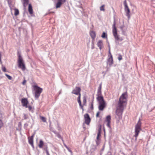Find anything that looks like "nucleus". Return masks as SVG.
I'll return each mask as SVG.
<instances>
[{
    "label": "nucleus",
    "mask_w": 155,
    "mask_h": 155,
    "mask_svg": "<svg viewBox=\"0 0 155 155\" xmlns=\"http://www.w3.org/2000/svg\"><path fill=\"white\" fill-rule=\"evenodd\" d=\"M66 148L71 153V154H72V151L68 147H67Z\"/></svg>",
    "instance_id": "nucleus-38"
},
{
    "label": "nucleus",
    "mask_w": 155,
    "mask_h": 155,
    "mask_svg": "<svg viewBox=\"0 0 155 155\" xmlns=\"http://www.w3.org/2000/svg\"><path fill=\"white\" fill-rule=\"evenodd\" d=\"M92 48L93 49V47H92Z\"/></svg>",
    "instance_id": "nucleus-51"
},
{
    "label": "nucleus",
    "mask_w": 155,
    "mask_h": 155,
    "mask_svg": "<svg viewBox=\"0 0 155 155\" xmlns=\"http://www.w3.org/2000/svg\"><path fill=\"white\" fill-rule=\"evenodd\" d=\"M104 5H103L100 7V9L101 11H103L104 12L105 11V9L104 8Z\"/></svg>",
    "instance_id": "nucleus-27"
},
{
    "label": "nucleus",
    "mask_w": 155,
    "mask_h": 155,
    "mask_svg": "<svg viewBox=\"0 0 155 155\" xmlns=\"http://www.w3.org/2000/svg\"><path fill=\"white\" fill-rule=\"evenodd\" d=\"M101 126H100V127L99 128L98 130V132L97 134V140H99V137L100 136H101Z\"/></svg>",
    "instance_id": "nucleus-18"
},
{
    "label": "nucleus",
    "mask_w": 155,
    "mask_h": 155,
    "mask_svg": "<svg viewBox=\"0 0 155 155\" xmlns=\"http://www.w3.org/2000/svg\"><path fill=\"white\" fill-rule=\"evenodd\" d=\"M28 108L29 110H31L32 109V107L30 106H28Z\"/></svg>",
    "instance_id": "nucleus-43"
},
{
    "label": "nucleus",
    "mask_w": 155,
    "mask_h": 155,
    "mask_svg": "<svg viewBox=\"0 0 155 155\" xmlns=\"http://www.w3.org/2000/svg\"><path fill=\"white\" fill-rule=\"evenodd\" d=\"M101 86H102V84L101 83L99 85V86L98 88V90H100L101 91Z\"/></svg>",
    "instance_id": "nucleus-34"
},
{
    "label": "nucleus",
    "mask_w": 155,
    "mask_h": 155,
    "mask_svg": "<svg viewBox=\"0 0 155 155\" xmlns=\"http://www.w3.org/2000/svg\"><path fill=\"white\" fill-rule=\"evenodd\" d=\"M78 99H80L81 98V94L80 93V92H79V93H78Z\"/></svg>",
    "instance_id": "nucleus-39"
},
{
    "label": "nucleus",
    "mask_w": 155,
    "mask_h": 155,
    "mask_svg": "<svg viewBox=\"0 0 155 155\" xmlns=\"http://www.w3.org/2000/svg\"><path fill=\"white\" fill-rule=\"evenodd\" d=\"M26 82V80H24L23 81V82H22V84H23V85L25 84V82Z\"/></svg>",
    "instance_id": "nucleus-47"
},
{
    "label": "nucleus",
    "mask_w": 155,
    "mask_h": 155,
    "mask_svg": "<svg viewBox=\"0 0 155 155\" xmlns=\"http://www.w3.org/2000/svg\"><path fill=\"white\" fill-rule=\"evenodd\" d=\"M123 39H116V40L115 41V42H116V44H117V43L119 41H121Z\"/></svg>",
    "instance_id": "nucleus-37"
},
{
    "label": "nucleus",
    "mask_w": 155,
    "mask_h": 155,
    "mask_svg": "<svg viewBox=\"0 0 155 155\" xmlns=\"http://www.w3.org/2000/svg\"><path fill=\"white\" fill-rule=\"evenodd\" d=\"M53 132L56 135V136L59 138H61V135L55 131H53Z\"/></svg>",
    "instance_id": "nucleus-24"
},
{
    "label": "nucleus",
    "mask_w": 155,
    "mask_h": 155,
    "mask_svg": "<svg viewBox=\"0 0 155 155\" xmlns=\"http://www.w3.org/2000/svg\"><path fill=\"white\" fill-rule=\"evenodd\" d=\"M127 95V92L123 93L120 97L116 111L115 118L119 120L122 118L124 107L126 105Z\"/></svg>",
    "instance_id": "nucleus-1"
},
{
    "label": "nucleus",
    "mask_w": 155,
    "mask_h": 155,
    "mask_svg": "<svg viewBox=\"0 0 155 155\" xmlns=\"http://www.w3.org/2000/svg\"><path fill=\"white\" fill-rule=\"evenodd\" d=\"M21 102L23 106L25 107L26 108L28 107V102L27 98H22L21 100Z\"/></svg>",
    "instance_id": "nucleus-9"
},
{
    "label": "nucleus",
    "mask_w": 155,
    "mask_h": 155,
    "mask_svg": "<svg viewBox=\"0 0 155 155\" xmlns=\"http://www.w3.org/2000/svg\"><path fill=\"white\" fill-rule=\"evenodd\" d=\"M85 120V123L87 125H89L91 121V119L87 114H85L84 115Z\"/></svg>",
    "instance_id": "nucleus-8"
},
{
    "label": "nucleus",
    "mask_w": 155,
    "mask_h": 155,
    "mask_svg": "<svg viewBox=\"0 0 155 155\" xmlns=\"http://www.w3.org/2000/svg\"><path fill=\"white\" fill-rule=\"evenodd\" d=\"M64 147L66 148H67V147H68L65 144H64Z\"/></svg>",
    "instance_id": "nucleus-49"
},
{
    "label": "nucleus",
    "mask_w": 155,
    "mask_h": 155,
    "mask_svg": "<svg viewBox=\"0 0 155 155\" xmlns=\"http://www.w3.org/2000/svg\"><path fill=\"white\" fill-rule=\"evenodd\" d=\"M100 100H97L98 102V109L100 110L103 111L106 107V103L102 97L100 98Z\"/></svg>",
    "instance_id": "nucleus-5"
},
{
    "label": "nucleus",
    "mask_w": 155,
    "mask_h": 155,
    "mask_svg": "<svg viewBox=\"0 0 155 155\" xmlns=\"http://www.w3.org/2000/svg\"><path fill=\"white\" fill-rule=\"evenodd\" d=\"M109 53L111 55V54L110 53V47L109 46Z\"/></svg>",
    "instance_id": "nucleus-46"
},
{
    "label": "nucleus",
    "mask_w": 155,
    "mask_h": 155,
    "mask_svg": "<svg viewBox=\"0 0 155 155\" xmlns=\"http://www.w3.org/2000/svg\"><path fill=\"white\" fill-rule=\"evenodd\" d=\"M47 155H50L48 152V150H47L46 151H45Z\"/></svg>",
    "instance_id": "nucleus-45"
},
{
    "label": "nucleus",
    "mask_w": 155,
    "mask_h": 155,
    "mask_svg": "<svg viewBox=\"0 0 155 155\" xmlns=\"http://www.w3.org/2000/svg\"><path fill=\"white\" fill-rule=\"evenodd\" d=\"M99 140H97L96 141V144H97V145H98L100 143L99 142Z\"/></svg>",
    "instance_id": "nucleus-44"
},
{
    "label": "nucleus",
    "mask_w": 155,
    "mask_h": 155,
    "mask_svg": "<svg viewBox=\"0 0 155 155\" xmlns=\"http://www.w3.org/2000/svg\"><path fill=\"white\" fill-rule=\"evenodd\" d=\"M35 134V132H34V134L30 137V138H28V142L29 143L31 146L34 148L33 145V138Z\"/></svg>",
    "instance_id": "nucleus-11"
},
{
    "label": "nucleus",
    "mask_w": 155,
    "mask_h": 155,
    "mask_svg": "<svg viewBox=\"0 0 155 155\" xmlns=\"http://www.w3.org/2000/svg\"><path fill=\"white\" fill-rule=\"evenodd\" d=\"M91 109H93V101L91 104Z\"/></svg>",
    "instance_id": "nucleus-40"
},
{
    "label": "nucleus",
    "mask_w": 155,
    "mask_h": 155,
    "mask_svg": "<svg viewBox=\"0 0 155 155\" xmlns=\"http://www.w3.org/2000/svg\"><path fill=\"white\" fill-rule=\"evenodd\" d=\"M116 23L115 21H114V24L113 25V35L114 36L115 39H118L117 35V29L115 26Z\"/></svg>",
    "instance_id": "nucleus-6"
},
{
    "label": "nucleus",
    "mask_w": 155,
    "mask_h": 155,
    "mask_svg": "<svg viewBox=\"0 0 155 155\" xmlns=\"http://www.w3.org/2000/svg\"><path fill=\"white\" fill-rule=\"evenodd\" d=\"M101 95L102 94L101 91L97 90V100H100V98L101 97H102V98H103V97L102 96H101Z\"/></svg>",
    "instance_id": "nucleus-15"
},
{
    "label": "nucleus",
    "mask_w": 155,
    "mask_h": 155,
    "mask_svg": "<svg viewBox=\"0 0 155 155\" xmlns=\"http://www.w3.org/2000/svg\"><path fill=\"white\" fill-rule=\"evenodd\" d=\"M124 7H128L127 4V2L126 0H125L124 1Z\"/></svg>",
    "instance_id": "nucleus-32"
},
{
    "label": "nucleus",
    "mask_w": 155,
    "mask_h": 155,
    "mask_svg": "<svg viewBox=\"0 0 155 155\" xmlns=\"http://www.w3.org/2000/svg\"><path fill=\"white\" fill-rule=\"evenodd\" d=\"M15 11L14 15L15 16L18 15L19 14V11L18 9L17 8H15L14 9Z\"/></svg>",
    "instance_id": "nucleus-22"
},
{
    "label": "nucleus",
    "mask_w": 155,
    "mask_h": 155,
    "mask_svg": "<svg viewBox=\"0 0 155 155\" xmlns=\"http://www.w3.org/2000/svg\"><path fill=\"white\" fill-rule=\"evenodd\" d=\"M46 144V143H44L43 141L41 140H40L39 141V147L40 148H42L44 145Z\"/></svg>",
    "instance_id": "nucleus-16"
},
{
    "label": "nucleus",
    "mask_w": 155,
    "mask_h": 155,
    "mask_svg": "<svg viewBox=\"0 0 155 155\" xmlns=\"http://www.w3.org/2000/svg\"><path fill=\"white\" fill-rule=\"evenodd\" d=\"M18 63L19 68H21L23 71L25 70V63L20 54H19L18 55Z\"/></svg>",
    "instance_id": "nucleus-4"
},
{
    "label": "nucleus",
    "mask_w": 155,
    "mask_h": 155,
    "mask_svg": "<svg viewBox=\"0 0 155 155\" xmlns=\"http://www.w3.org/2000/svg\"><path fill=\"white\" fill-rule=\"evenodd\" d=\"M77 100H78V102L79 104V105L80 106V107L82 110H83V106H82V105L81 104V101L80 99H78V98Z\"/></svg>",
    "instance_id": "nucleus-21"
},
{
    "label": "nucleus",
    "mask_w": 155,
    "mask_h": 155,
    "mask_svg": "<svg viewBox=\"0 0 155 155\" xmlns=\"http://www.w3.org/2000/svg\"><path fill=\"white\" fill-rule=\"evenodd\" d=\"M100 114V112L99 111H98L97 112V113L96 115V117H99V114Z\"/></svg>",
    "instance_id": "nucleus-42"
},
{
    "label": "nucleus",
    "mask_w": 155,
    "mask_h": 155,
    "mask_svg": "<svg viewBox=\"0 0 155 155\" xmlns=\"http://www.w3.org/2000/svg\"><path fill=\"white\" fill-rule=\"evenodd\" d=\"M5 75L8 78V79H9V80H11L12 79V77L11 76H9V75H8L7 74H5Z\"/></svg>",
    "instance_id": "nucleus-30"
},
{
    "label": "nucleus",
    "mask_w": 155,
    "mask_h": 155,
    "mask_svg": "<svg viewBox=\"0 0 155 155\" xmlns=\"http://www.w3.org/2000/svg\"><path fill=\"white\" fill-rule=\"evenodd\" d=\"M23 115H24V118L25 119L27 120V119H28V115H26L25 114H24Z\"/></svg>",
    "instance_id": "nucleus-31"
},
{
    "label": "nucleus",
    "mask_w": 155,
    "mask_h": 155,
    "mask_svg": "<svg viewBox=\"0 0 155 155\" xmlns=\"http://www.w3.org/2000/svg\"><path fill=\"white\" fill-rule=\"evenodd\" d=\"M113 64V57L111 54L110 57L107 59V64L110 66Z\"/></svg>",
    "instance_id": "nucleus-13"
},
{
    "label": "nucleus",
    "mask_w": 155,
    "mask_h": 155,
    "mask_svg": "<svg viewBox=\"0 0 155 155\" xmlns=\"http://www.w3.org/2000/svg\"><path fill=\"white\" fill-rule=\"evenodd\" d=\"M2 69L3 71L4 72H5L6 69L5 67L4 66H2Z\"/></svg>",
    "instance_id": "nucleus-35"
},
{
    "label": "nucleus",
    "mask_w": 155,
    "mask_h": 155,
    "mask_svg": "<svg viewBox=\"0 0 155 155\" xmlns=\"http://www.w3.org/2000/svg\"><path fill=\"white\" fill-rule=\"evenodd\" d=\"M97 45L100 49L101 50L104 47L102 41L101 40H99L97 43Z\"/></svg>",
    "instance_id": "nucleus-14"
},
{
    "label": "nucleus",
    "mask_w": 155,
    "mask_h": 155,
    "mask_svg": "<svg viewBox=\"0 0 155 155\" xmlns=\"http://www.w3.org/2000/svg\"><path fill=\"white\" fill-rule=\"evenodd\" d=\"M101 37L103 38H107V33L103 32L101 35Z\"/></svg>",
    "instance_id": "nucleus-23"
},
{
    "label": "nucleus",
    "mask_w": 155,
    "mask_h": 155,
    "mask_svg": "<svg viewBox=\"0 0 155 155\" xmlns=\"http://www.w3.org/2000/svg\"><path fill=\"white\" fill-rule=\"evenodd\" d=\"M3 125V123L2 121V120H1V119H0V128H1Z\"/></svg>",
    "instance_id": "nucleus-33"
},
{
    "label": "nucleus",
    "mask_w": 155,
    "mask_h": 155,
    "mask_svg": "<svg viewBox=\"0 0 155 155\" xmlns=\"http://www.w3.org/2000/svg\"><path fill=\"white\" fill-rule=\"evenodd\" d=\"M34 91V96L36 100L38 99L40 96L41 93L42 92L43 89L42 88L37 85L33 86Z\"/></svg>",
    "instance_id": "nucleus-2"
},
{
    "label": "nucleus",
    "mask_w": 155,
    "mask_h": 155,
    "mask_svg": "<svg viewBox=\"0 0 155 155\" xmlns=\"http://www.w3.org/2000/svg\"><path fill=\"white\" fill-rule=\"evenodd\" d=\"M111 117L110 115H108L106 118V120L107 122H110Z\"/></svg>",
    "instance_id": "nucleus-25"
},
{
    "label": "nucleus",
    "mask_w": 155,
    "mask_h": 155,
    "mask_svg": "<svg viewBox=\"0 0 155 155\" xmlns=\"http://www.w3.org/2000/svg\"><path fill=\"white\" fill-rule=\"evenodd\" d=\"M43 147V150H45V151H46L47 150H48V146H47V144H46V145H44V146Z\"/></svg>",
    "instance_id": "nucleus-28"
},
{
    "label": "nucleus",
    "mask_w": 155,
    "mask_h": 155,
    "mask_svg": "<svg viewBox=\"0 0 155 155\" xmlns=\"http://www.w3.org/2000/svg\"><path fill=\"white\" fill-rule=\"evenodd\" d=\"M66 2V0H57V2L55 4V8H60L61 5Z\"/></svg>",
    "instance_id": "nucleus-7"
},
{
    "label": "nucleus",
    "mask_w": 155,
    "mask_h": 155,
    "mask_svg": "<svg viewBox=\"0 0 155 155\" xmlns=\"http://www.w3.org/2000/svg\"><path fill=\"white\" fill-rule=\"evenodd\" d=\"M28 126V124L25 123L24 124V127H27Z\"/></svg>",
    "instance_id": "nucleus-48"
},
{
    "label": "nucleus",
    "mask_w": 155,
    "mask_h": 155,
    "mask_svg": "<svg viewBox=\"0 0 155 155\" xmlns=\"http://www.w3.org/2000/svg\"><path fill=\"white\" fill-rule=\"evenodd\" d=\"M119 60L120 61L122 59V57L121 55H120L118 58Z\"/></svg>",
    "instance_id": "nucleus-36"
},
{
    "label": "nucleus",
    "mask_w": 155,
    "mask_h": 155,
    "mask_svg": "<svg viewBox=\"0 0 155 155\" xmlns=\"http://www.w3.org/2000/svg\"><path fill=\"white\" fill-rule=\"evenodd\" d=\"M92 48L93 49V47H92Z\"/></svg>",
    "instance_id": "nucleus-50"
},
{
    "label": "nucleus",
    "mask_w": 155,
    "mask_h": 155,
    "mask_svg": "<svg viewBox=\"0 0 155 155\" xmlns=\"http://www.w3.org/2000/svg\"><path fill=\"white\" fill-rule=\"evenodd\" d=\"M81 89L80 87H76L75 89L73 90L71 92L72 94L78 95L79 92H80Z\"/></svg>",
    "instance_id": "nucleus-10"
},
{
    "label": "nucleus",
    "mask_w": 155,
    "mask_h": 155,
    "mask_svg": "<svg viewBox=\"0 0 155 155\" xmlns=\"http://www.w3.org/2000/svg\"><path fill=\"white\" fill-rule=\"evenodd\" d=\"M83 103L84 105L86 103V98L85 97H84L83 98Z\"/></svg>",
    "instance_id": "nucleus-29"
},
{
    "label": "nucleus",
    "mask_w": 155,
    "mask_h": 155,
    "mask_svg": "<svg viewBox=\"0 0 155 155\" xmlns=\"http://www.w3.org/2000/svg\"><path fill=\"white\" fill-rule=\"evenodd\" d=\"M40 118L41 120L44 122H45L46 121V118L45 117L43 116H40Z\"/></svg>",
    "instance_id": "nucleus-26"
},
{
    "label": "nucleus",
    "mask_w": 155,
    "mask_h": 155,
    "mask_svg": "<svg viewBox=\"0 0 155 155\" xmlns=\"http://www.w3.org/2000/svg\"><path fill=\"white\" fill-rule=\"evenodd\" d=\"M124 10L126 14V15L127 16L128 18L129 19L130 18V10L128 6L124 7Z\"/></svg>",
    "instance_id": "nucleus-12"
},
{
    "label": "nucleus",
    "mask_w": 155,
    "mask_h": 155,
    "mask_svg": "<svg viewBox=\"0 0 155 155\" xmlns=\"http://www.w3.org/2000/svg\"><path fill=\"white\" fill-rule=\"evenodd\" d=\"M28 11L30 14H33V9L32 8V6L31 4H29L28 5Z\"/></svg>",
    "instance_id": "nucleus-17"
},
{
    "label": "nucleus",
    "mask_w": 155,
    "mask_h": 155,
    "mask_svg": "<svg viewBox=\"0 0 155 155\" xmlns=\"http://www.w3.org/2000/svg\"><path fill=\"white\" fill-rule=\"evenodd\" d=\"M141 123L140 120L139 119L137 124L136 125L135 127V135L134 136L135 137V140H136L137 137L139 133L141 130Z\"/></svg>",
    "instance_id": "nucleus-3"
},
{
    "label": "nucleus",
    "mask_w": 155,
    "mask_h": 155,
    "mask_svg": "<svg viewBox=\"0 0 155 155\" xmlns=\"http://www.w3.org/2000/svg\"><path fill=\"white\" fill-rule=\"evenodd\" d=\"M28 0H24L23 5L24 7L25 8L26 5H28Z\"/></svg>",
    "instance_id": "nucleus-20"
},
{
    "label": "nucleus",
    "mask_w": 155,
    "mask_h": 155,
    "mask_svg": "<svg viewBox=\"0 0 155 155\" xmlns=\"http://www.w3.org/2000/svg\"><path fill=\"white\" fill-rule=\"evenodd\" d=\"M91 37L92 39H94L96 37V34L94 31H91L90 33Z\"/></svg>",
    "instance_id": "nucleus-19"
},
{
    "label": "nucleus",
    "mask_w": 155,
    "mask_h": 155,
    "mask_svg": "<svg viewBox=\"0 0 155 155\" xmlns=\"http://www.w3.org/2000/svg\"><path fill=\"white\" fill-rule=\"evenodd\" d=\"M110 122H107V127H110Z\"/></svg>",
    "instance_id": "nucleus-41"
}]
</instances>
